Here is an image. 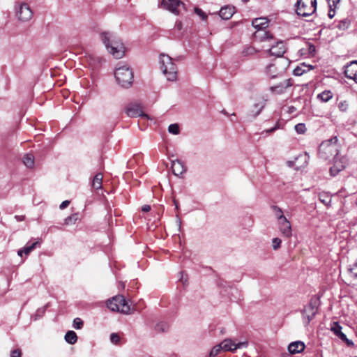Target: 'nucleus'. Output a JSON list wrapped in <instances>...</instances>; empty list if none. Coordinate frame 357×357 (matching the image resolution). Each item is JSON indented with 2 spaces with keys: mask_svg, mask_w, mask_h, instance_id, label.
Listing matches in <instances>:
<instances>
[{
  "mask_svg": "<svg viewBox=\"0 0 357 357\" xmlns=\"http://www.w3.org/2000/svg\"><path fill=\"white\" fill-rule=\"evenodd\" d=\"M101 38L107 51L115 59H121L124 56L126 47L119 38L110 33L104 32L101 34Z\"/></svg>",
  "mask_w": 357,
  "mask_h": 357,
  "instance_id": "f257e3e1",
  "label": "nucleus"
},
{
  "mask_svg": "<svg viewBox=\"0 0 357 357\" xmlns=\"http://www.w3.org/2000/svg\"><path fill=\"white\" fill-rule=\"evenodd\" d=\"M160 68L168 81L177 79L178 70L173 59L169 55L160 54L159 56Z\"/></svg>",
  "mask_w": 357,
  "mask_h": 357,
  "instance_id": "f03ea898",
  "label": "nucleus"
},
{
  "mask_svg": "<svg viewBox=\"0 0 357 357\" xmlns=\"http://www.w3.org/2000/svg\"><path fill=\"white\" fill-rule=\"evenodd\" d=\"M252 24L256 29L254 33V38L256 41L263 43L273 40V35L265 29L268 24V21L266 18H256L252 20Z\"/></svg>",
  "mask_w": 357,
  "mask_h": 357,
  "instance_id": "7ed1b4c3",
  "label": "nucleus"
},
{
  "mask_svg": "<svg viewBox=\"0 0 357 357\" xmlns=\"http://www.w3.org/2000/svg\"><path fill=\"white\" fill-rule=\"evenodd\" d=\"M114 75L118 84L122 87L128 88L132 85L133 82V73L127 65L117 67Z\"/></svg>",
  "mask_w": 357,
  "mask_h": 357,
  "instance_id": "20e7f679",
  "label": "nucleus"
},
{
  "mask_svg": "<svg viewBox=\"0 0 357 357\" xmlns=\"http://www.w3.org/2000/svg\"><path fill=\"white\" fill-rule=\"evenodd\" d=\"M289 66V61L282 58L273 63L268 65L265 69L266 75L271 79L282 76Z\"/></svg>",
  "mask_w": 357,
  "mask_h": 357,
  "instance_id": "39448f33",
  "label": "nucleus"
},
{
  "mask_svg": "<svg viewBox=\"0 0 357 357\" xmlns=\"http://www.w3.org/2000/svg\"><path fill=\"white\" fill-rule=\"evenodd\" d=\"M15 16L22 22L29 21L33 17V11L29 5L23 1H16L14 6Z\"/></svg>",
  "mask_w": 357,
  "mask_h": 357,
  "instance_id": "423d86ee",
  "label": "nucleus"
},
{
  "mask_svg": "<svg viewBox=\"0 0 357 357\" xmlns=\"http://www.w3.org/2000/svg\"><path fill=\"white\" fill-rule=\"evenodd\" d=\"M107 307L114 312L128 314L130 307L123 296H116L107 303Z\"/></svg>",
  "mask_w": 357,
  "mask_h": 357,
  "instance_id": "0eeeda50",
  "label": "nucleus"
},
{
  "mask_svg": "<svg viewBox=\"0 0 357 357\" xmlns=\"http://www.w3.org/2000/svg\"><path fill=\"white\" fill-rule=\"evenodd\" d=\"M316 6V0H298L296 4V10L298 15L307 17L315 12Z\"/></svg>",
  "mask_w": 357,
  "mask_h": 357,
  "instance_id": "6e6552de",
  "label": "nucleus"
},
{
  "mask_svg": "<svg viewBox=\"0 0 357 357\" xmlns=\"http://www.w3.org/2000/svg\"><path fill=\"white\" fill-rule=\"evenodd\" d=\"M265 44L262 46L263 48H266L267 51L271 55L277 57H281L286 52L284 43L282 40L276 41L274 38L273 40L264 42Z\"/></svg>",
  "mask_w": 357,
  "mask_h": 357,
  "instance_id": "1a4fd4ad",
  "label": "nucleus"
},
{
  "mask_svg": "<svg viewBox=\"0 0 357 357\" xmlns=\"http://www.w3.org/2000/svg\"><path fill=\"white\" fill-rule=\"evenodd\" d=\"M319 154L324 159H328L331 156L337 155V146L333 139L323 142L319 148Z\"/></svg>",
  "mask_w": 357,
  "mask_h": 357,
  "instance_id": "9d476101",
  "label": "nucleus"
},
{
  "mask_svg": "<svg viewBox=\"0 0 357 357\" xmlns=\"http://www.w3.org/2000/svg\"><path fill=\"white\" fill-rule=\"evenodd\" d=\"M161 7L176 15L185 10V4L181 0H162Z\"/></svg>",
  "mask_w": 357,
  "mask_h": 357,
  "instance_id": "9b49d317",
  "label": "nucleus"
},
{
  "mask_svg": "<svg viewBox=\"0 0 357 357\" xmlns=\"http://www.w3.org/2000/svg\"><path fill=\"white\" fill-rule=\"evenodd\" d=\"M222 347L224 351H230L234 353L237 349L246 348L248 346V341H242L236 342L232 339H225L221 342Z\"/></svg>",
  "mask_w": 357,
  "mask_h": 357,
  "instance_id": "f8f14e48",
  "label": "nucleus"
},
{
  "mask_svg": "<svg viewBox=\"0 0 357 357\" xmlns=\"http://www.w3.org/2000/svg\"><path fill=\"white\" fill-rule=\"evenodd\" d=\"M266 100L263 98H257L250 108L248 115L251 117L258 116L266 105Z\"/></svg>",
  "mask_w": 357,
  "mask_h": 357,
  "instance_id": "ddd939ff",
  "label": "nucleus"
},
{
  "mask_svg": "<svg viewBox=\"0 0 357 357\" xmlns=\"http://www.w3.org/2000/svg\"><path fill=\"white\" fill-rule=\"evenodd\" d=\"M347 164V159L344 157L339 158L335 157L334 165L330 169V173L332 176H335L340 171L343 170Z\"/></svg>",
  "mask_w": 357,
  "mask_h": 357,
  "instance_id": "4468645a",
  "label": "nucleus"
},
{
  "mask_svg": "<svg viewBox=\"0 0 357 357\" xmlns=\"http://www.w3.org/2000/svg\"><path fill=\"white\" fill-rule=\"evenodd\" d=\"M345 76L357 83V61H351L344 70Z\"/></svg>",
  "mask_w": 357,
  "mask_h": 357,
  "instance_id": "2eb2a0df",
  "label": "nucleus"
},
{
  "mask_svg": "<svg viewBox=\"0 0 357 357\" xmlns=\"http://www.w3.org/2000/svg\"><path fill=\"white\" fill-rule=\"evenodd\" d=\"M126 114L130 117H145L149 119V116L144 114L139 105H130L126 109Z\"/></svg>",
  "mask_w": 357,
  "mask_h": 357,
  "instance_id": "dca6fc26",
  "label": "nucleus"
},
{
  "mask_svg": "<svg viewBox=\"0 0 357 357\" xmlns=\"http://www.w3.org/2000/svg\"><path fill=\"white\" fill-rule=\"evenodd\" d=\"M278 227L281 234L287 237L290 238L292 235L291 226L289 221L286 219H282L278 222Z\"/></svg>",
  "mask_w": 357,
  "mask_h": 357,
  "instance_id": "f3484780",
  "label": "nucleus"
},
{
  "mask_svg": "<svg viewBox=\"0 0 357 357\" xmlns=\"http://www.w3.org/2000/svg\"><path fill=\"white\" fill-rule=\"evenodd\" d=\"M292 85V82L291 79H286L283 82H280V84L273 86L270 88V90L272 93L275 94H282L284 93L287 89L290 87Z\"/></svg>",
  "mask_w": 357,
  "mask_h": 357,
  "instance_id": "a211bd4d",
  "label": "nucleus"
},
{
  "mask_svg": "<svg viewBox=\"0 0 357 357\" xmlns=\"http://www.w3.org/2000/svg\"><path fill=\"white\" fill-rule=\"evenodd\" d=\"M317 313V309L310 305L306 306L303 312V318L305 324H308Z\"/></svg>",
  "mask_w": 357,
  "mask_h": 357,
  "instance_id": "6ab92c4d",
  "label": "nucleus"
},
{
  "mask_svg": "<svg viewBox=\"0 0 357 357\" xmlns=\"http://www.w3.org/2000/svg\"><path fill=\"white\" fill-rule=\"evenodd\" d=\"M172 172L175 176H181L186 172V167L183 162L179 160L172 161Z\"/></svg>",
  "mask_w": 357,
  "mask_h": 357,
  "instance_id": "aec40b11",
  "label": "nucleus"
},
{
  "mask_svg": "<svg viewBox=\"0 0 357 357\" xmlns=\"http://www.w3.org/2000/svg\"><path fill=\"white\" fill-rule=\"evenodd\" d=\"M305 344L301 341H296L289 344L288 350L290 354H296L302 352L305 349Z\"/></svg>",
  "mask_w": 357,
  "mask_h": 357,
  "instance_id": "412c9836",
  "label": "nucleus"
},
{
  "mask_svg": "<svg viewBox=\"0 0 357 357\" xmlns=\"http://www.w3.org/2000/svg\"><path fill=\"white\" fill-rule=\"evenodd\" d=\"M235 13V8L234 6H227L222 7L220 12L219 15L223 20H229Z\"/></svg>",
  "mask_w": 357,
  "mask_h": 357,
  "instance_id": "4be33fe9",
  "label": "nucleus"
},
{
  "mask_svg": "<svg viewBox=\"0 0 357 357\" xmlns=\"http://www.w3.org/2000/svg\"><path fill=\"white\" fill-rule=\"evenodd\" d=\"M313 68L311 66H307L305 63H302L301 66H297L294 70V75L296 76H301L305 73L309 72Z\"/></svg>",
  "mask_w": 357,
  "mask_h": 357,
  "instance_id": "5701e85b",
  "label": "nucleus"
},
{
  "mask_svg": "<svg viewBox=\"0 0 357 357\" xmlns=\"http://www.w3.org/2000/svg\"><path fill=\"white\" fill-rule=\"evenodd\" d=\"M37 243L38 242H35L31 245H26L23 248V249L19 250L17 251V255L20 257H22L23 254L28 255L36 248Z\"/></svg>",
  "mask_w": 357,
  "mask_h": 357,
  "instance_id": "b1692460",
  "label": "nucleus"
},
{
  "mask_svg": "<svg viewBox=\"0 0 357 357\" xmlns=\"http://www.w3.org/2000/svg\"><path fill=\"white\" fill-rule=\"evenodd\" d=\"M103 176L101 173H98L95 175L93 182H92V186L95 189H100L102 188V181Z\"/></svg>",
  "mask_w": 357,
  "mask_h": 357,
  "instance_id": "393cba45",
  "label": "nucleus"
},
{
  "mask_svg": "<svg viewBox=\"0 0 357 357\" xmlns=\"http://www.w3.org/2000/svg\"><path fill=\"white\" fill-rule=\"evenodd\" d=\"M65 340L70 344H74L77 340V336L74 331H69L65 335Z\"/></svg>",
  "mask_w": 357,
  "mask_h": 357,
  "instance_id": "a878e982",
  "label": "nucleus"
},
{
  "mask_svg": "<svg viewBox=\"0 0 357 357\" xmlns=\"http://www.w3.org/2000/svg\"><path fill=\"white\" fill-rule=\"evenodd\" d=\"M23 163L28 168H32L34 166V157L32 154L27 153L23 157Z\"/></svg>",
  "mask_w": 357,
  "mask_h": 357,
  "instance_id": "bb28decb",
  "label": "nucleus"
},
{
  "mask_svg": "<svg viewBox=\"0 0 357 357\" xmlns=\"http://www.w3.org/2000/svg\"><path fill=\"white\" fill-rule=\"evenodd\" d=\"M317 97L322 102H326L332 98L333 93L331 91H324L322 93L318 94Z\"/></svg>",
  "mask_w": 357,
  "mask_h": 357,
  "instance_id": "cd10ccee",
  "label": "nucleus"
},
{
  "mask_svg": "<svg viewBox=\"0 0 357 357\" xmlns=\"http://www.w3.org/2000/svg\"><path fill=\"white\" fill-rule=\"evenodd\" d=\"M272 209H273L275 216L278 219V222H280V220H282V219H286V217L284 216V215H283L282 210L280 207H278L277 206H273L272 207Z\"/></svg>",
  "mask_w": 357,
  "mask_h": 357,
  "instance_id": "c85d7f7f",
  "label": "nucleus"
},
{
  "mask_svg": "<svg viewBox=\"0 0 357 357\" xmlns=\"http://www.w3.org/2000/svg\"><path fill=\"white\" fill-rule=\"evenodd\" d=\"M78 220V215L77 213L73 214L68 217H67L64 220V225H74Z\"/></svg>",
  "mask_w": 357,
  "mask_h": 357,
  "instance_id": "c756f323",
  "label": "nucleus"
},
{
  "mask_svg": "<svg viewBox=\"0 0 357 357\" xmlns=\"http://www.w3.org/2000/svg\"><path fill=\"white\" fill-rule=\"evenodd\" d=\"M168 329V324L166 322H159L155 326V330L158 333L165 332Z\"/></svg>",
  "mask_w": 357,
  "mask_h": 357,
  "instance_id": "7c9ffc66",
  "label": "nucleus"
},
{
  "mask_svg": "<svg viewBox=\"0 0 357 357\" xmlns=\"http://www.w3.org/2000/svg\"><path fill=\"white\" fill-rule=\"evenodd\" d=\"M331 331L335 334L340 339H341V335L344 334L342 332V327L338 323H334L333 327L331 328Z\"/></svg>",
  "mask_w": 357,
  "mask_h": 357,
  "instance_id": "2f4dec72",
  "label": "nucleus"
},
{
  "mask_svg": "<svg viewBox=\"0 0 357 357\" xmlns=\"http://www.w3.org/2000/svg\"><path fill=\"white\" fill-rule=\"evenodd\" d=\"M221 351H223V348L222 347V344L221 342L218 344V345H215L213 347V349H211L210 354H209V356L210 357H215Z\"/></svg>",
  "mask_w": 357,
  "mask_h": 357,
  "instance_id": "473e14b6",
  "label": "nucleus"
},
{
  "mask_svg": "<svg viewBox=\"0 0 357 357\" xmlns=\"http://www.w3.org/2000/svg\"><path fill=\"white\" fill-rule=\"evenodd\" d=\"M168 131L173 135H178L180 132L178 125L177 123L169 125L168 128Z\"/></svg>",
  "mask_w": 357,
  "mask_h": 357,
  "instance_id": "72a5a7b5",
  "label": "nucleus"
},
{
  "mask_svg": "<svg viewBox=\"0 0 357 357\" xmlns=\"http://www.w3.org/2000/svg\"><path fill=\"white\" fill-rule=\"evenodd\" d=\"M349 271L350 276L357 280V259L353 266L349 269Z\"/></svg>",
  "mask_w": 357,
  "mask_h": 357,
  "instance_id": "f704fd0d",
  "label": "nucleus"
},
{
  "mask_svg": "<svg viewBox=\"0 0 357 357\" xmlns=\"http://www.w3.org/2000/svg\"><path fill=\"white\" fill-rule=\"evenodd\" d=\"M295 130L298 134H303L306 131V127L304 123H298L295 126Z\"/></svg>",
  "mask_w": 357,
  "mask_h": 357,
  "instance_id": "c9c22d12",
  "label": "nucleus"
},
{
  "mask_svg": "<svg viewBox=\"0 0 357 357\" xmlns=\"http://www.w3.org/2000/svg\"><path fill=\"white\" fill-rule=\"evenodd\" d=\"M319 197L320 201L325 204H328L331 202V197L326 193H320Z\"/></svg>",
  "mask_w": 357,
  "mask_h": 357,
  "instance_id": "e433bc0d",
  "label": "nucleus"
},
{
  "mask_svg": "<svg viewBox=\"0 0 357 357\" xmlns=\"http://www.w3.org/2000/svg\"><path fill=\"white\" fill-rule=\"evenodd\" d=\"M83 326V321L80 318H75L73 320V327L75 329H81Z\"/></svg>",
  "mask_w": 357,
  "mask_h": 357,
  "instance_id": "4c0bfd02",
  "label": "nucleus"
},
{
  "mask_svg": "<svg viewBox=\"0 0 357 357\" xmlns=\"http://www.w3.org/2000/svg\"><path fill=\"white\" fill-rule=\"evenodd\" d=\"M281 240L279 238H274L272 240V246L273 250H276L280 248L281 245Z\"/></svg>",
  "mask_w": 357,
  "mask_h": 357,
  "instance_id": "58836bf2",
  "label": "nucleus"
},
{
  "mask_svg": "<svg viewBox=\"0 0 357 357\" xmlns=\"http://www.w3.org/2000/svg\"><path fill=\"white\" fill-rule=\"evenodd\" d=\"M349 105L347 101H341L338 103V108L342 112H346L348 109Z\"/></svg>",
  "mask_w": 357,
  "mask_h": 357,
  "instance_id": "ea45409f",
  "label": "nucleus"
},
{
  "mask_svg": "<svg viewBox=\"0 0 357 357\" xmlns=\"http://www.w3.org/2000/svg\"><path fill=\"white\" fill-rule=\"evenodd\" d=\"M110 341L115 344H119V342L120 341L119 335L115 333H112L110 335Z\"/></svg>",
  "mask_w": 357,
  "mask_h": 357,
  "instance_id": "a19ab883",
  "label": "nucleus"
},
{
  "mask_svg": "<svg viewBox=\"0 0 357 357\" xmlns=\"http://www.w3.org/2000/svg\"><path fill=\"white\" fill-rule=\"evenodd\" d=\"M195 12L197 15H198L202 20H206L207 18V15L200 8H195Z\"/></svg>",
  "mask_w": 357,
  "mask_h": 357,
  "instance_id": "79ce46f5",
  "label": "nucleus"
},
{
  "mask_svg": "<svg viewBox=\"0 0 357 357\" xmlns=\"http://www.w3.org/2000/svg\"><path fill=\"white\" fill-rule=\"evenodd\" d=\"M341 340H342L343 342H344L348 346L351 347V346H353L354 345V343L351 340H349L346 335L345 334H342L341 335Z\"/></svg>",
  "mask_w": 357,
  "mask_h": 357,
  "instance_id": "37998d69",
  "label": "nucleus"
},
{
  "mask_svg": "<svg viewBox=\"0 0 357 357\" xmlns=\"http://www.w3.org/2000/svg\"><path fill=\"white\" fill-rule=\"evenodd\" d=\"M10 357H21V351L19 349L13 350L11 352Z\"/></svg>",
  "mask_w": 357,
  "mask_h": 357,
  "instance_id": "c03bdc74",
  "label": "nucleus"
},
{
  "mask_svg": "<svg viewBox=\"0 0 357 357\" xmlns=\"http://www.w3.org/2000/svg\"><path fill=\"white\" fill-rule=\"evenodd\" d=\"M254 52H255V50H254V48H253V47H248V48L245 50V52H243V54H254Z\"/></svg>",
  "mask_w": 357,
  "mask_h": 357,
  "instance_id": "a18cd8bd",
  "label": "nucleus"
},
{
  "mask_svg": "<svg viewBox=\"0 0 357 357\" xmlns=\"http://www.w3.org/2000/svg\"><path fill=\"white\" fill-rule=\"evenodd\" d=\"M70 204V201L68 200H66V201H63L59 206V208L60 209L63 210L64 208H66Z\"/></svg>",
  "mask_w": 357,
  "mask_h": 357,
  "instance_id": "49530a36",
  "label": "nucleus"
},
{
  "mask_svg": "<svg viewBox=\"0 0 357 357\" xmlns=\"http://www.w3.org/2000/svg\"><path fill=\"white\" fill-rule=\"evenodd\" d=\"M340 0H328L329 6L331 8L333 6H335Z\"/></svg>",
  "mask_w": 357,
  "mask_h": 357,
  "instance_id": "de8ad7c7",
  "label": "nucleus"
},
{
  "mask_svg": "<svg viewBox=\"0 0 357 357\" xmlns=\"http://www.w3.org/2000/svg\"><path fill=\"white\" fill-rule=\"evenodd\" d=\"M179 274L181 275L179 280L185 284L187 282V278L184 277V273L183 272H181Z\"/></svg>",
  "mask_w": 357,
  "mask_h": 357,
  "instance_id": "09e8293b",
  "label": "nucleus"
},
{
  "mask_svg": "<svg viewBox=\"0 0 357 357\" xmlns=\"http://www.w3.org/2000/svg\"><path fill=\"white\" fill-rule=\"evenodd\" d=\"M151 210V206L149 205H144L142 207V211L143 212H148Z\"/></svg>",
  "mask_w": 357,
  "mask_h": 357,
  "instance_id": "8fccbe9b",
  "label": "nucleus"
},
{
  "mask_svg": "<svg viewBox=\"0 0 357 357\" xmlns=\"http://www.w3.org/2000/svg\"><path fill=\"white\" fill-rule=\"evenodd\" d=\"M15 219L17 222L23 221V220H24V219H25V216H24V215H15Z\"/></svg>",
  "mask_w": 357,
  "mask_h": 357,
  "instance_id": "3c124183",
  "label": "nucleus"
},
{
  "mask_svg": "<svg viewBox=\"0 0 357 357\" xmlns=\"http://www.w3.org/2000/svg\"><path fill=\"white\" fill-rule=\"evenodd\" d=\"M275 129H276L275 128H271V129L266 130V132L267 133H270V132H273L274 130H275Z\"/></svg>",
  "mask_w": 357,
  "mask_h": 357,
  "instance_id": "603ef678",
  "label": "nucleus"
},
{
  "mask_svg": "<svg viewBox=\"0 0 357 357\" xmlns=\"http://www.w3.org/2000/svg\"><path fill=\"white\" fill-rule=\"evenodd\" d=\"M328 16L330 18H332L334 16V13H332V10L329 11Z\"/></svg>",
  "mask_w": 357,
  "mask_h": 357,
  "instance_id": "864d4df0",
  "label": "nucleus"
},
{
  "mask_svg": "<svg viewBox=\"0 0 357 357\" xmlns=\"http://www.w3.org/2000/svg\"><path fill=\"white\" fill-rule=\"evenodd\" d=\"M315 50V47L314 46H310V51L312 52V51H314Z\"/></svg>",
  "mask_w": 357,
  "mask_h": 357,
  "instance_id": "5fc2aeb1",
  "label": "nucleus"
},
{
  "mask_svg": "<svg viewBox=\"0 0 357 357\" xmlns=\"http://www.w3.org/2000/svg\"><path fill=\"white\" fill-rule=\"evenodd\" d=\"M283 357H291V356H289V355H286V356H283Z\"/></svg>",
  "mask_w": 357,
  "mask_h": 357,
  "instance_id": "6e6d98bb",
  "label": "nucleus"
},
{
  "mask_svg": "<svg viewBox=\"0 0 357 357\" xmlns=\"http://www.w3.org/2000/svg\"><path fill=\"white\" fill-rule=\"evenodd\" d=\"M243 1H245V2H246V1H248V0H243Z\"/></svg>",
  "mask_w": 357,
  "mask_h": 357,
  "instance_id": "4d7b16f0",
  "label": "nucleus"
}]
</instances>
